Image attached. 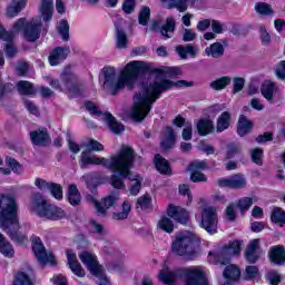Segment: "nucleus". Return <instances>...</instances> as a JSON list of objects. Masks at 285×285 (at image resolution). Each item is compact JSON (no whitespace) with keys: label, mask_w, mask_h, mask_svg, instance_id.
Returning a JSON list of instances; mask_svg holds the SVG:
<instances>
[{"label":"nucleus","mask_w":285,"mask_h":285,"mask_svg":"<svg viewBox=\"0 0 285 285\" xmlns=\"http://www.w3.org/2000/svg\"><path fill=\"white\" fill-rule=\"evenodd\" d=\"M189 171H190V180L193 183H207L208 178L206 174H204L199 169H189Z\"/></svg>","instance_id":"8fccbe9b"},{"label":"nucleus","mask_w":285,"mask_h":285,"mask_svg":"<svg viewBox=\"0 0 285 285\" xmlns=\"http://www.w3.org/2000/svg\"><path fill=\"white\" fill-rule=\"evenodd\" d=\"M59 35L62 38V41H69L70 40V24L67 19H61L59 21V26L57 28Z\"/></svg>","instance_id":"79ce46f5"},{"label":"nucleus","mask_w":285,"mask_h":285,"mask_svg":"<svg viewBox=\"0 0 285 285\" xmlns=\"http://www.w3.org/2000/svg\"><path fill=\"white\" fill-rule=\"evenodd\" d=\"M29 68L30 65L27 62V60H20L16 67V70L20 77H26V75L29 72Z\"/></svg>","instance_id":"4d7b16f0"},{"label":"nucleus","mask_w":285,"mask_h":285,"mask_svg":"<svg viewBox=\"0 0 285 285\" xmlns=\"http://www.w3.org/2000/svg\"><path fill=\"white\" fill-rule=\"evenodd\" d=\"M259 246V239H252V242L247 245L245 249V259L248 264H256L259 259V253H257V248Z\"/></svg>","instance_id":"a878e982"},{"label":"nucleus","mask_w":285,"mask_h":285,"mask_svg":"<svg viewBox=\"0 0 285 285\" xmlns=\"http://www.w3.org/2000/svg\"><path fill=\"white\" fill-rule=\"evenodd\" d=\"M267 279L271 285H278L282 282V275L277 271H269L267 273Z\"/></svg>","instance_id":"052dcab7"},{"label":"nucleus","mask_w":285,"mask_h":285,"mask_svg":"<svg viewBox=\"0 0 285 285\" xmlns=\"http://www.w3.org/2000/svg\"><path fill=\"white\" fill-rule=\"evenodd\" d=\"M12 29L16 32H23L24 39L33 43L40 39L41 35V23H35L33 21H27L26 17L18 19Z\"/></svg>","instance_id":"9d476101"},{"label":"nucleus","mask_w":285,"mask_h":285,"mask_svg":"<svg viewBox=\"0 0 285 285\" xmlns=\"http://www.w3.org/2000/svg\"><path fill=\"white\" fill-rule=\"evenodd\" d=\"M154 165H155L156 170L159 174H163L164 176L173 175V167H171L169 160H167V158H164V156H161V154H155Z\"/></svg>","instance_id":"412c9836"},{"label":"nucleus","mask_w":285,"mask_h":285,"mask_svg":"<svg viewBox=\"0 0 285 285\" xmlns=\"http://www.w3.org/2000/svg\"><path fill=\"white\" fill-rule=\"evenodd\" d=\"M268 258L272 264L284 265L285 264V246L284 244H275L271 246L268 250Z\"/></svg>","instance_id":"aec40b11"},{"label":"nucleus","mask_w":285,"mask_h":285,"mask_svg":"<svg viewBox=\"0 0 285 285\" xmlns=\"http://www.w3.org/2000/svg\"><path fill=\"white\" fill-rule=\"evenodd\" d=\"M0 40L6 41L4 55L7 59H14L18 55V48L14 43V35L3 28V23L0 21Z\"/></svg>","instance_id":"2eb2a0df"},{"label":"nucleus","mask_w":285,"mask_h":285,"mask_svg":"<svg viewBox=\"0 0 285 285\" xmlns=\"http://www.w3.org/2000/svg\"><path fill=\"white\" fill-rule=\"evenodd\" d=\"M195 39H197L196 32H194L190 27H188V29H185V32L183 35V41L187 45L193 46L190 42L195 41Z\"/></svg>","instance_id":"680f3d73"},{"label":"nucleus","mask_w":285,"mask_h":285,"mask_svg":"<svg viewBox=\"0 0 285 285\" xmlns=\"http://www.w3.org/2000/svg\"><path fill=\"white\" fill-rule=\"evenodd\" d=\"M223 275L224 277H229V281L234 284V282L240 279L242 271L237 264H229L225 266Z\"/></svg>","instance_id":"f704fd0d"},{"label":"nucleus","mask_w":285,"mask_h":285,"mask_svg":"<svg viewBox=\"0 0 285 285\" xmlns=\"http://www.w3.org/2000/svg\"><path fill=\"white\" fill-rule=\"evenodd\" d=\"M223 253H228L229 255H240L242 253V242L239 239H233L228 244H225L222 248V253H216L215 250H209L208 259L213 264H225V257Z\"/></svg>","instance_id":"ddd939ff"},{"label":"nucleus","mask_w":285,"mask_h":285,"mask_svg":"<svg viewBox=\"0 0 285 285\" xmlns=\"http://www.w3.org/2000/svg\"><path fill=\"white\" fill-rule=\"evenodd\" d=\"M150 19H151V10L149 6H142L138 14L139 26H148Z\"/></svg>","instance_id":"c03bdc74"},{"label":"nucleus","mask_w":285,"mask_h":285,"mask_svg":"<svg viewBox=\"0 0 285 285\" xmlns=\"http://www.w3.org/2000/svg\"><path fill=\"white\" fill-rule=\"evenodd\" d=\"M85 108L91 116H102L104 114L102 109H99L92 100H85Z\"/></svg>","instance_id":"603ef678"},{"label":"nucleus","mask_w":285,"mask_h":285,"mask_svg":"<svg viewBox=\"0 0 285 285\" xmlns=\"http://www.w3.org/2000/svg\"><path fill=\"white\" fill-rule=\"evenodd\" d=\"M0 227L12 242L24 244L28 239L26 234L21 232V224L19 220V205L10 194L2 195L0 198Z\"/></svg>","instance_id":"20e7f679"},{"label":"nucleus","mask_w":285,"mask_h":285,"mask_svg":"<svg viewBox=\"0 0 285 285\" xmlns=\"http://www.w3.org/2000/svg\"><path fill=\"white\" fill-rule=\"evenodd\" d=\"M179 194H181V196H187V205L193 203V195L189 185H179Z\"/></svg>","instance_id":"69168bd1"},{"label":"nucleus","mask_w":285,"mask_h":285,"mask_svg":"<svg viewBox=\"0 0 285 285\" xmlns=\"http://www.w3.org/2000/svg\"><path fill=\"white\" fill-rule=\"evenodd\" d=\"M147 75H155L156 78L163 80L167 75L174 78L180 77L183 71L180 67H167L164 69V67H154V65H149L145 60H130L118 76V94L125 87L135 89L138 78L147 77Z\"/></svg>","instance_id":"7ed1b4c3"},{"label":"nucleus","mask_w":285,"mask_h":285,"mask_svg":"<svg viewBox=\"0 0 285 285\" xmlns=\"http://www.w3.org/2000/svg\"><path fill=\"white\" fill-rule=\"evenodd\" d=\"M137 205L140 207V209H150L153 205V198L149 195L140 196V198L137 199Z\"/></svg>","instance_id":"6e6d98bb"},{"label":"nucleus","mask_w":285,"mask_h":285,"mask_svg":"<svg viewBox=\"0 0 285 285\" xmlns=\"http://www.w3.org/2000/svg\"><path fill=\"white\" fill-rule=\"evenodd\" d=\"M40 14L46 23L52 21L53 0H42L40 6Z\"/></svg>","instance_id":"2f4dec72"},{"label":"nucleus","mask_w":285,"mask_h":285,"mask_svg":"<svg viewBox=\"0 0 285 285\" xmlns=\"http://www.w3.org/2000/svg\"><path fill=\"white\" fill-rule=\"evenodd\" d=\"M35 205L40 218H47L48 220H62L67 214L61 207L57 205H49L48 200L43 199L42 194L35 195Z\"/></svg>","instance_id":"6e6552de"},{"label":"nucleus","mask_w":285,"mask_h":285,"mask_svg":"<svg viewBox=\"0 0 285 285\" xmlns=\"http://www.w3.org/2000/svg\"><path fill=\"white\" fill-rule=\"evenodd\" d=\"M259 275V268L258 266H255V264H249L245 268V279L250 281L255 279Z\"/></svg>","instance_id":"3c124183"},{"label":"nucleus","mask_w":285,"mask_h":285,"mask_svg":"<svg viewBox=\"0 0 285 285\" xmlns=\"http://www.w3.org/2000/svg\"><path fill=\"white\" fill-rule=\"evenodd\" d=\"M275 72L277 78L285 80V60H279V62H277Z\"/></svg>","instance_id":"774afa93"},{"label":"nucleus","mask_w":285,"mask_h":285,"mask_svg":"<svg viewBox=\"0 0 285 285\" xmlns=\"http://www.w3.org/2000/svg\"><path fill=\"white\" fill-rule=\"evenodd\" d=\"M159 277L164 284L174 285L178 277L185 279L186 285H208V277L199 266L180 267L175 271L163 268Z\"/></svg>","instance_id":"39448f33"},{"label":"nucleus","mask_w":285,"mask_h":285,"mask_svg":"<svg viewBox=\"0 0 285 285\" xmlns=\"http://www.w3.org/2000/svg\"><path fill=\"white\" fill-rule=\"evenodd\" d=\"M137 6V0H125L122 3V11L125 14H132Z\"/></svg>","instance_id":"13d9d810"},{"label":"nucleus","mask_w":285,"mask_h":285,"mask_svg":"<svg viewBox=\"0 0 285 285\" xmlns=\"http://www.w3.org/2000/svg\"><path fill=\"white\" fill-rule=\"evenodd\" d=\"M188 169H198L203 173L205 169H208V163H206V160H197L195 163H190L188 165Z\"/></svg>","instance_id":"338daca9"},{"label":"nucleus","mask_w":285,"mask_h":285,"mask_svg":"<svg viewBox=\"0 0 285 285\" xmlns=\"http://www.w3.org/2000/svg\"><path fill=\"white\" fill-rule=\"evenodd\" d=\"M171 250L186 259H196L199 255V242L195 234H179L171 242Z\"/></svg>","instance_id":"423d86ee"},{"label":"nucleus","mask_w":285,"mask_h":285,"mask_svg":"<svg viewBox=\"0 0 285 285\" xmlns=\"http://www.w3.org/2000/svg\"><path fill=\"white\" fill-rule=\"evenodd\" d=\"M67 264L77 277H85L86 271L83 266H81L76 253H67Z\"/></svg>","instance_id":"393cba45"},{"label":"nucleus","mask_w":285,"mask_h":285,"mask_svg":"<svg viewBox=\"0 0 285 285\" xmlns=\"http://www.w3.org/2000/svg\"><path fill=\"white\" fill-rule=\"evenodd\" d=\"M245 78H243L242 76H236L234 78L233 92L237 94L238 91H242L245 87Z\"/></svg>","instance_id":"bf43d9fd"},{"label":"nucleus","mask_w":285,"mask_h":285,"mask_svg":"<svg viewBox=\"0 0 285 285\" xmlns=\"http://www.w3.org/2000/svg\"><path fill=\"white\" fill-rule=\"evenodd\" d=\"M232 78L230 76H220V78H216L215 80H212L210 87L213 89H216L217 91H220L222 89H225L228 85H230Z\"/></svg>","instance_id":"a19ab883"},{"label":"nucleus","mask_w":285,"mask_h":285,"mask_svg":"<svg viewBox=\"0 0 285 285\" xmlns=\"http://www.w3.org/2000/svg\"><path fill=\"white\" fill-rule=\"evenodd\" d=\"M105 147L102 142L90 138L87 142V149L82 151L79 164L83 169L88 165H102L112 171L110 176L111 187L121 188L124 187L122 178H126L130 174V167L132 165V149L129 147H120L118 154L111 156L110 160L108 158H100L99 156H92L91 151H104Z\"/></svg>","instance_id":"f257e3e1"},{"label":"nucleus","mask_w":285,"mask_h":285,"mask_svg":"<svg viewBox=\"0 0 285 285\" xmlns=\"http://www.w3.org/2000/svg\"><path fill=\"white\" fill-rule=\"evenodd\" d=\"M35 185L40 191H49L56 200H62L63 187L59 183H48L43 178H36Z\"/></svg>","instance_id":"dca6fc26"},{"label":"nucleus","mask_w":285,"mask_h":285,"mask_svg":"<svg viewBox=\"0 0 285 285\" xmlns=\"http://www.w3.org/2000/svg\"><path fill=\"white\" fill-rule=\"evenodd\" d=\"M199 136H208L215 131V124L212 118H199L197 122Z\"/></svg>","instance_id":"cd10ccee"},{"label":"nucleus","mask_w":285,"mask_h":285,"mask_svg":"<svg viewBox=\"0 0 285 285\" xmlns=\"http://www.w3.org/2000/svg\"><path fill=\"white\" fill-rule=\"evenodd\" d=\"M0 253L4 255V257H14V246L7 239L6 235L0 234Z\"/></svg>","instance_id":"e433bc0d"},{"label":"nucleus","mask_w":285,"mask_h":285,"mask_svg":"<svg viewBox=\"0 0 285 285\" xmlns=\"http://www.w3.org/2000/svg\"><path fill=\"white\" fill-rule=\"evenodd\" d=\"M125 178H122V187L117 188L114 187V190L111 191V194H109L108 196H105L101 200V205H102V209H104V214H100V216H107L108 214V209H110L111 207H116L119 198H120V189H126V185L124 183Z\"/></svg>","instance_id":"a211bd4d"},{"label":"nucleus","mask_w":285,"mask_h":285,"mask_svg":"<svg viewBox=\"0 0 285 285\" xmlns=\"http://www.w3.org/2000/svg\"><path fill=\"white\" fill-rule=\"evenodd\" d=\"M30 138L32 145H37L39 147H46L48 142H50L48 129H35L30 131Z\"/></svg>","instance_id":"5701e85b"},{"label":"nucleus","mask_w":285,"mask_h":285,"mask_svg":"<svg viewBox=\"0 0 285 285\" xmlns=\"http://www.w3.org/2000/svg\"><path fill=\"white\" fill-rule=\"evenodd\" d=\"M177 142V134L170 125H167L165 129V134L160 140V148L163 151H169L170 149H174L175 145Z\"/></svg>","instance_id":"6ab92c4d"},{"label":"nucleus","mask_w":285,"mask_h":285,"mask_svg":"<svg viewBox=\"0 0 285 285\" xmlns=\"http://www.w3.org/2000/svg\"><path fill=\"white\" fill-rule=\"evenodd\" d=\"M171 218L176 222H179V224H187V222H189L190 216L187 209L170 204L167 207V216H163V218L158 220V228H161V230H165V233H174L175 225Z\"/></svg>","instance_id":"0eeeda50"},{"label":"nucleus","mask_w":285,"mask_h":285,"mask_svg":"<svg viewBox=\"0 0 285 285\" xmlns=\"http://www.w3.org/2000/svg\"><path fill=\"white\" fill-rule=\"evenodd\" d=\"M254 129V122L253 120H249V118H247V116H245V114H240L238 121H237V135L240 138H244L245 136H247V134H250Z\"/></svg>","instance_id":"4be33fe9"},{"label":"nucleus","mask_w":285,"mask_h":285,"mask_svg":"<svg viewBox=\"0 0 285 285\" xmlns=\"http://www.w3.org/2000/svg\"><path fill=\"white\" fill-rule=\"evenodd\" d=\"M163 3L168 2L169 10H173L176 8L179 12H186L188 6L187 0H161Z\"/></svg>","instance_id":"49530a36"},{"label":"nucleus","mask_w":285,"mask_h":285,"mask_svg":"<svg viewBox=\"0 0 285 285\" xmlns=\"http://www.w3.org/2000/svg\"><path fill=\"white\" fill-rule=\"evenodd\" d=\"M200 226H203L209 235H215V233H217L218 216L215 207H205V209H203Z\"/></svg>","instance_id":"4468645a"},{"label":"nucleus","mask_w":285,"mask_h":285,"mask_svg":"<svg viewBox=\"0 0 285 285\" xmlns=\"http://www.w3.org/2000/svg\"><path fill=\"white\" fill-rule=\"evenodd\" d=\"M115 30L117 48L118 50H125L126 48H128V35H126L119 21L115 22Z\"/></svg>","instance_id":"bb28decb"},{"label":"nucleus","mask_w":285,"mask_h":285,"mask_svg":"<svg viewBox=\"0 0 285 285\" xmlns=\"http://www.w3.org/2000/svg\"><path fill=\"white\" fill-rule=\"evenodd\" d=\"M28 0H12L9 6H7V17L13 19L18 17L22 10H24Z\"/></svg>","instance_id":"c85d7f7f"},{"label":"nucleus","mask_w":285,"mask_h":285,"mask_svg":"<svg viewBox=\"0 0 285 285\" xmlns=\"http://www.w3.org/2000/svg\"><path fill=\"white\" fill-rule=\"evenodd\" d=\"M60 79L72 96H80L82 94V82L79 80L77 73H73L71 67L63 68Z\"/></svg>","instance_id":"f8f14e48"},{"label":"nucleus","mask_w":285,"mask_h":285,"mask_svg":"<svg viewBox=\"0 0 285 285\" xmlns=\"http://www.w3.org/2000/svg\"><path fill=\"white\" fill-rule=\"evenodd\" d=\"M31 246H32V252L35 253L40 264H51V266H57L58 262H57L56 255H53V253H48L41 237L36 235L32 238Z\"/></svg>","instance_id":"9b49d317"},{"label":"nucleus","mask_w":285,"mask_h":285,"mask_svg":"<svg viewBox=\"0 0 285 285\" xmlns=\"http://www.w3.org/2000/svg\"><path fill=\"white\" fill-rule=\"evenodd\" d=\"M259 30H261V41L263 46H267L268 43H271L272 38L269 32H267L266 30V26H259Z\"/></svg>","instance_id":"0e129e2a"},{"label":"nucleus","mask_w":285,"mask_h":285,"mask_svg":"<svg viewBox=\"0 0 285 285\" xmlns=\"http://www.w3.org/2000/svg\"><path fill=\"white\" fill-rule=\"evenodd\" d=\"M79 259L87 266L91 275L100 278L99 285H108L110 283L105 271L102 269L101 264H99L97 255H94L89 250H82L79 253Z\"/></svg>","instance_id":"1a4fd4ad"},{"label":"nucleus","mask_w":285,"mask_h":285,"mask_svg":"<svg viewBox=\"0 0 285 285\" xmlns=\"http://www.w3.org/2000/svg\"><path fill=\"white\" fill-rule=\"evenodd\" d=\"M13 285H33V282L24 271H19L13 277Z\"/></svg>","instance_id":"37998d69"},{"label":"nucleus","mask_w":285,"mask_h":285,"mask_svg":"<svg viewBox=\"0 0 285 285\" xmlns=\"http://www.w3.org/2000/svg\"><path fill=\"white\" fill-rule=\"evenodd\" d=\"M105 120L114 134H121V131H125L126 129L125 125L118 122L117 118L110 111L105 112Z\"/></svg>","instance_id":"c756f323"},{"label":"nucleus","mask_w":285,"mask_h":285,"mask_svg":"<svg viewBox=\"0 0 285 285\" xmlns=\"http://www.w3.org/2000/svg\"><path fill=\"white\" fill-rule=\"evenodd\" d=\"M252 161L262 167L264 165V149L262 147H254L252 149Z\"/></svg>","instance_id":"de8ad7c7"},{"label":"nucleus","mask_w":285,"mask_h":285,"mask_svg":"<svg viewBox=\"0 0 285 285\" xmlns=\"http://www.w3.org/2000/svg\"><path fill=\"white\" fill-rule=\"evenodd\" d=\"M67 200L72 207H77L81 203V194L77 185H69L67 190Z\"/></svg>","instance_id":"72a5a7b5"},{"label":"nucleus","mask_w":285,"mask_h":285,"mask_svg":"<svg viewBox=\"0 0 285 285\" xmlns=\"http://www.w3.org/2000/svg\"><path fill=\"white\" fill-rule=\"evenodd\" d=\"M218 187H227L228 189H244L246 187V178L242 174H234L229 178H218Z\"/></svg>","instance_id":"f3484780"},{"label":"nucleus","mask_w":285,"mask_h":285,"mask_svg":"<svg viewBox=\"0 0 285 285\" xmlns=\"http://www.w3.org/2000/svg\"><path fill=\"white\" fill-rule=\"evenodd\" d=\"M176 52L178 57H180V59H184V60L188 59V55L189 57L195 59V57H197L198 49L195 46H190V45L177 46Z\"/></svg>","instance_id":"c9c22d12"},{"label":"nucleus","mask_w":285,"mask_h":285,"mask_svg":"<svg viewBox=\"0 0 285 285\" xmlns=\"http://www.w3.org/2000/svg\"><path fill=\"white\" fill-rule=\"evenodd\" d=\"M205 55L206 57H213V59H219L220 57H224L225 48L223 43L217 41L216 43H212L209 48H206Z\"/></svg>","instance_id":"58836bf2"},{"label":"nucleus","mask_w":285,"mask_h":285,"mask_svg":"<svg viewBox=\"0 0 285 285\" xmlns=\"http://www.w3.org/2000/svg\"><path fill=\"white\" fill-rule=\"evenodd\" d=\"M256 12L263 17H268L271 14H274V10L271 6V3H266L264 1H258L255 6Z\"/></svg>","instance_id":"a18cd8bd"},{"label":"nucleus","mask_w":285,"mask_h":285,"mask_svg":"<svg viewBox=\"0 0 285 285\" xmlns=\"http://www.w3.org/2000/svg\"><path fill=\"white\" fill-rule=\"evenodd\" d=\"M7 164L9 165L10 171H13L14 174H21L23 170L21 163L16 158H7Z\"/></svg>","instance_id":"5fc2aeb1"},{"label":"nucleus","mask_w":285,"mask_h":285,"mask_svg":"<svg viewBox=\"0 0 285 285\" xmlns=\"http://www.w3.org/2000/svg\"><path fill=\"white\" fill-rule=\"evenodd\" d=\"M194 80H171L170 78H163L161 80H153L151 82H142V92L138 91L134 96V107L131 108V116L138 122L147 118L153 109L154 102L161 98L164 91H168L173 87H193Z\"/></svg>","instance_id":"f03ea898"},{"label":"nucleus","mask_w":285,"mask_h":285,"mask_svg":"<svg viewBox=\"0 0 285 285\" xmlns=\"http://www.w3.org/2000/svg\"><path fill=\"white\" fill-rule=\"evenodd\" d=\"M176 21L173 18H167L165 24L160 28V35L164 39H171L175 35Z\"/></svg>","instance_id":"ea45409f"},{"label":"nucleus","mask_w":285,"mask_h":285,"mask_svg":"<svg viewBox=\"0 0 285 285\" xmlns=\"http://www.w3.org/2000/svg\"><path fill=\"white\" fill-rule=\"evenodd\" d=\"M240 150L239 145H235V142H230L227 145V151H226V158L232 159L236 154H238Z\"/></svg>","instance_id":"e2e57ef3"},{"label":"nucleus","mask_w":285,"mask_h":285,"mask_svg":"<svg viewBox=\"0 0 285 285\" xmlns=\"http://www.w3.org/2000/svg\"><path fill=\"white\" fill-rule=\"evenodd\" d=\"M232 125V114L230 111H222L216 121V131L223 132L229 129Z\"/></svg>","instance_id":"7c9ffc66"},{"label":"nucleus","mask_w":285,"mask_h":285,"mask_svg":"<svg viewBox=\"0 0 285 285\" xmlns=\"http://www.w3.org/2000/svg\"><path fill=\"white\" fill-rule=\"evenodd\" d=\"M17 89L21 96H36L37 94V89L30 80H19L17 82Z\"/></svg>","instance_id":"473e14b6"},{"label":"nucleus","mask_w":285,"mask_h":285,"mask_svg":"<svg viewBox=\"0 0 285 285\" xmlns=\"http://www.w3.org/2000/svg\"><path fill=\"white\" fill-rule=\"evenodd\" d=\"M271 220L274 224H285V212L281 207H275L271 214Z\"/></svg>","instance_id":"09e8293b"},{"label":"nucleus","mask_w":285,"mask_h":285,"mask_svg":"<svg viewBox=\"0 0 285 285\" xmlns=\"http://www.w3.org/2000/svg\"><path fill=\"white\" fill-rule=\"evenodd\" d=\"M69 52V48H53V50L49 55L50 66H60L62 61H66V59H68Z\"/></svg>","instance_id":"b1692460"},{"label":"nucleus","mask_w":285,"mask_h":285,"mask_svg":"<svg viewBox=\"0 0 285 285\" xmlns=\"http://www.w3.org/2000/svg\"><path fill=\"white\" fill-rule=\"evenodd\" d=\"M253 203H254L253 198H249V197L240 198L237 203V207L239 212L244 214L248 212L250 207H253Z\"/></svg>","instance_id":"864d4df0"},{"label":"nucleus","mask_w":285,"mask_h":285,"mask_svg":"<svg viewBox=\"0 0 285 285\" xmlns=\"http://www.w3.org/2000/svg\"><path fill=\"white\" fill-rule=\"evenodd\" d=\"M276 89L277 85L273 80H265L261 86V91L266 100H273Z\"/></svg>","instance_id":"4c0bfd02"}]
</instances>
